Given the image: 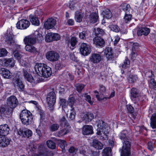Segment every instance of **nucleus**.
<instances>
[{
    "instance_id": "1",
    "label": "nucleus",
    "mask_w": 156,
    "mask_h": 156,
    "mask_svg": "<svg viewBox=\"0 0 156 156\" xmlns=\"http://www.w3.org/2000/svg\"><path fill=\"white\" fill-rule=\"evenodd\" d=\"M119 138L124 141L123 146L121 149H120L121 156H130V143L128 140V132L126 130H124L121 131L119 135Z\"/></svg>"
},
{
    "instance_id": "2",
    "label": "nucleus",
    "mask_w": 156,
    "mask_h": 156,
    "mask_svg": "<svg viewBox=\"0 0 156 156\" xmlns=\"http://www.w3.org/2000/svg\"><path fill=\"white\" fill-rule=\"evenodd\" d=\"M13 51V54H14V57L19 62L20 65L24 66V68H23V75L24 77L27 79V80L30 82H32L33 81L32 76L29 74L28 72L30 70V64L27 63L26 59L24 60L23 56L18 52H16L14 51Z\"/></svg>"
},
{
    "instance_id": "3",
    "label": "nucleus",
    "mask_w": 156,
    "mask_h": 156,
    "mask_svg": "<svg viewBox=\"0 0 156 156\" xmlns=\"http://www.w3.org/2000/svg\"><path fill=\"white\" fill-rule=\"evenodd\" d=\"M34 69L37 73L36 77L37 78L39 77V76L45 78H48L52 73L51 68L44 64H36L34 66Z\"/></svg>"
},
{
    "instance_id": "4",
    "label": "nucleus",
    "mask_w": 156,
    "mask_h": 156,
    "mask_svg": "<svg viewBox=\"0 0 156 156\" xmlns=\"http://www.w3.org/2000/svg\"><path fill=\"white\" fill-rule=\"evenodd\" d=\"M39 31V30H37L33 34L26 37L23 39L25 44H34L36 42H41L43 40V37Z\"/></svg>"
},
{
    "instance_id": "5",
    "label": "nucleus",
    "mask_w": 156,
    "mask_h": 156,
    "mask_svg": "<svg viewBox=\"0 0 156 156\" xmlns=\"http://www.w3.org/2000/svg\"><path fill=\"white\" fill-rule=\"evenodd\" d=\"M97 134L101 136L102 137L101 138H107L108 134L110 131L109 126L107 124L102 121H99L98 124H97Z\"/></svg>"
},
{
    "instance_id": "6",
    "label": "nucleus",
    "mask_w": 156,
    "mask_h": 156,
    "mask_svg": "<svg viewBox=\"0 0 156 156\" xmlns=\"http://www.w3.org/2000/svg\"><path fill=\"white\" fill-rule=\"evenodd\" d=\"M20 118L24 124L29 125L31 122L33 117L32 113L26 109L23 110L20 114Z\"/></svg>"
},
{
    "instance_id": "7",
    "label": "nucleus",
    "mask_w": 156,
    "mask_h": 156,
    "mask_svg": "<svg viewBox=\"0 0 156 156\" xmlns=\"http://www.w3.org/2000/svg\"><path fill=\"white\" fill-rule=\"evenodd\" d=\"M56 101V96L55 92L53 91L50 92L48 94L46 101L48 107L51 108L55 105Z\"/></svg>"
},
{
    "instance_id": "8",
    "label": "nucleus",
    "mask_w": 156,
    "mask_h": 156,
    "mask_svg": "<svg viewBox=\"0 0 156 156\" xmlns=\"http://www.w3.org/2000/svg\"><path fill=\"white\" fill-rule=\"evenodd\" d=\"M81 54L84 56H87L90 54L91 51L90 46L86 43H82L80 48Z\"/></svg>"
},
{
    "instance_id": "9",
    "label": "nucleus",
    "mask_w": 156,
    "mask_h": 156,
    "mask_svg": "<svg viewBox=\"0 0 156 156\" xmlns=\"http://www.w3.org/2000/svg\"><path fill=\"white\" fill-rule=\"evenodd\" d=\"M60 38V36L58 34L49 32L46 35L45 40L47 42H50L54 41L59 40Z\"/></svg>"
},
{
    "instance_id": "10",
    "label": "nucleus",
    "mask_w": 156,
    "mask_h": 156,
    "mask_svg": "<svg viewBox=\"0 0 156 156\" xmlns=\"http://www.w3.org/2000/svg\"><path fill=\"white\" fill-rule=\"evenodd\" d=\"M46 58L51 62H55L57 61L59 57V54L55 51H48L45 54Z\"/></svg>"
},
{
    "instance_id": "11",
    "label": "nucleus",
    "mask_w": 156,
    "mask_h": 156,
    "mask_svg": "<svg viewBox=\"0 0 156 156\" xmlns=\"http://www.w3.org/2000/svg\"><path fill=\"white\" fill-rule=\"evenodd\" d=\"M30 25V22L26 19H22L18 22L16 24L17 29L20 30L27 29Z\"/></svg>"
},
{
    "instance_id": "12",
    "label": "nucleus",
    "mask_w": 156,
    "mask_h": 156,
    "mask_svg": "<svg viewBox=\"0 0 156 156\" xmlns=\"http://www.w3.org/2000/svg\"><path fill=\"white\" fill-rule=\"evenodd\" d=\"M10 28L7 29V33L5 36V40L6 42L10 45H12L14 43V40L13 38V35L11 31Z\"/></svg>"
},
{
    "instance_id": "13",
    "label": "nucleus",
    "mask_w": 156,
    "mask_h": 156,
    "mask_svg": "<svg viewBox=\"0 0 156 156\" xmlns=\"http://www.w3.org/2000/svg\"><path fill=\"white\" fill-rule=\"evenodd\" d=\"M18 101L16 97L14 96H12L8 98L7 100L8 105L12 108H15L18 104Z\"/></svg>"
},
{
    "instance_id": "14",
    "label": "nucleus",
    "mask_w": 156,
    "mask_h": 156,
    "mask_svg": "<svg viewBox=\"0 0 156 156\" xmlns=\"http://www.w3.org/2000/svg\"><path fill=\"white\" fill-rule=\"evenodd\" d=\"M100 53H94L92 54L89 58L90 61L93 63H98L101 60L102 56Z\"/></svg>"
},
{
    "instance_id": "15",
    "label": "nucleus",
    "mask_w": 156,
    "mask_h": 156,
    "mask_svg": "<svg viewBox=\"0 0 156 156\" xmlns=\"http://www.w3.org/2000/svg\"><path fill=\"white\" fill-rule=\"evenodd\" d=\"M56 23V20L52 18H48L44 23V26L47 29H49L54 27Z\"/></svg>"
},
{
    "instance_id": "16",
    "label": "nucleus",
    "mask_w": 156,
    "mask_h": 156,
    "mask_svg": "<svg viewBox=\"0 0 156 156\" xmlns=\"http://www.w3.org/2000/svg\"><path fill=\"white\" fill-rule=\"evenodd\" d=\"M99 92L100 94H96V97L98 101H101L104 100L105 98L104 94L105 93L106 88L105 87L101 84L99 85Z\"/></svg>"
},
{
    "instance_id": "17",
    "label": "nucleus",
    "mask_w": 156,
    "mask_h": 156,
    "mask_svg": "<svg viewBox=\"0 0 156 156\" xmlns=\"http://www.w3.org/2000/svg\"><path fill=\"white\" fill-rule=\"evenodd\" d=\"M131 99L132 101H137L140 100V96L138 90L135 88H133L131 90Z\"/></svg>"
},
{
    "instance_id": "18",
    "label": "nucleus",
    "mask_w": 156,
    "mask_h": 156,
    "mask_svg": "<svg viewBox=\"0 0 156 156\" xmlns=\"http://www.w3.org/2000/svg\"><path fill=\"white\" fill-rule=\"evenodd\" d=\"M93 132V127L91 126L85 125L82 128V133L84 135L91 134Z\"/></svg>"
},
{
    "instance_id": "19",
    "label": "nucleus",
    "mask_w": 156,
    "mask_h": 156,
    "mask_svg": "<svg viewBox=\"0 0 156 156\" xmlns=\"http://www.w3.org/2000/svg\"><path fill=\"white\" fill-rule=\"evenodd\" d=\"M11 140L4 136H0V146L4 147L8 146Z\"/></svg>"
},
{
    "instance_id": "20",
    "label": "nucleus",
    "mask_w": 156,
    "mask_h": 156,
    "mask_svg": "<svg viewBox=\"0 0 156 156\" xmlns=\"http://www.w3.org/2000/svg\"><path fill=\"white\" fill-rule=\"evenodd\" d=\"M10 130L8 125L6 124L0 126V136L8 135Z\"/></svg>"
},
{
    "instance_id": "21",
    "label": "nucleus",
    "mask_w": 156,
    "mask_h": 156,
    "mask_svg": "<svg viewBox=\"0 0 156 156\" xmlns=\"http://www.w3.org/2000/svg\"><path fill=\"white\" fill-rule=\"evenodd\" d=\"M66 40V43L70 48L71 46L73 47H74L78 42L76 37H72L71 39H70L69 37H67Z\"/></svg>"
},
{
    "instance_id": "22",
    "label": "nucleus",
    "mask_w": 156,
    "mask_h": 156,
    "mask_svg": "<svg viewBox=\"0 0 156 156\" xmlns=\"http://www.w3.org/2000/svg\"><path fill=\"white\" fill-rule=\"evenodd\" d=\"M150 29L147 27H143L139 29L137 31V34L138 36H141L142 35L147 36L150 33Z\"/></svg>"
},
{
    "instance_id": "23",
    "label": "nucleus",
    "mask_w": 156,
    "mask_h": 156,
    "mask_svg": "<svg viewBox=\"0 0 156 156\" xmlns=\"http://www.w3.org/2000/svg\"><path fill=\"white\" fill-rule=\"evenodd\" d=\"M2 62L4 66L9 67H12L15 64L14 60L12 58L4 59Z\"/></svg>"
},
{
    "instance_id": "24",
    "label": "nucleus",
    "mask_w": 156,
    "mask_h": 156,
    "mask_svg": "<svg viewBox=\"0 0 156 156\" xmlns=\"http://www.w3.org/2000/svg\"><path fill=\"white\" fill-rule=\"evenodd\" d=\"M0 73L4 78L10 79L12 76V73L7 69L2 68L0 70Z\"/></svg>"
},
{
    "instance_id": "25",
    "label": "nucleus",
    "mask_w": 156,
    "mask_h": 156,
    "mask_svg": "<svg viewBox=\"0 0 156 156\" xmlns=\"http://www.w3.org/2000/svg\"><path fill=\"white\" fill-rule=\"evenodd\" d=\"M91 145L92 147L97 150H101L103 148V144L97 140L94 139Z\"/></svg>"
},
{
    "instance_id": "26",
    "label": "nucleus",
    "mask_w": 156,
    "mask_h": 156,
    "mask_svg": "<svg viewBox=\"0 0 156 156\" xmlns=\"http://www.w3.org/2000/svg\"><path fill=\"white\" fill-rule=\"evenodd\" d=\"M104 55L108 60L111 59L113 57V52L112 49L109 47H107L104 50Z\"/></svg>"
},
{
    "instance_id": "27",
    "label": "nucleus",
    "mask_w": 156,
    "mask_h": 156,
    "mask_svg": "<svg viewBox=\"0 0 156 156\" xmlns=\"http://www.w3.org/2000/svg\"><path fill=\"white\" fill-rule=\"evenodd\" d=\"M15 86L20 91L24 90L25 85L19 79H16L15 83Z\"/></svg>"
},
{
    "instance_id": "28",
    "label": "nucleus",
    "mask_w": 156,
    "mask_h": 156,
    "mask_svg": "<svg viewBox=\"0 0 156 156\" xmlns=\"http://www.w3.org/2000/svg\"><path fill=\"white\" fill-rule=\"evenodd\" d=\"M10 110V108L8 105H1L0 106V114H7Z\"/></svg>"
},
{
    "instance_id": "29",
    "label": "nucleus",
    "mask_w": 156,
    "mask_h": 156,
    "mask_svg": "<svg viewBox=\"0 0 156 156\" xmlns=\"http://www.w3.org/2000/svg\"><path fill=\"white\" fill-rule=\"evenodd\" d=\"M94 118L93 114L90 112H87L83 115V117H81L82 119L86 122L91 121Z\"/></svg>"
},
{
    "instance_id": "30",
    "label": "nucleus",
    "mask_w": 156,
    "mask_h": 156,
    "mask_svg": "<svg viewBox=\"0 0 156 156\" xmlns=\"http://www.w3.org/2000/svg\"><path fill=\"white\" fill-rule=\"evenodd\" d=\"M93 41L96 45L100 46H104L105 44L104 40L100 37H95L93 39Z\"/></svg>"
},
{
    "instance_id": "31",
    "label": "nucleus",
    "mask_w": 156,
    "mask_h": 156,
    "mask_svg": "<svg viewBox=\"0 0 156 156\" xmlns=\"http://www.w3.org/2000/svg\"><path fill=\"white\" fill-rule=\"evenodd\" d=\"M37 16L35 15L31 14L30 15L29 18L30 21L32 24L36 26H38L40 24V22L38 17Z\"/></svg>"
},
{
    "instance_id": "32",
    "label": "nucleus",
    "mask_w": 156,
    "mask_h": 156,
    "mask_svg": "<svg viewBox=\"0 0 156 156\" xmlns=\"http://www.w3.org/2000/svg\"><path fill=\"white\" fill-rule=\"evenodd\" d=\"M150 126L153 129H156V113H153L150 119Z\"/></svg>"
},
{
    "instance_id": "33",
    "label": "nucleus",
    "mask_w": 156,
    "mask_h": 156,
    "mask_svg": "<svg viewBox=\"0 0 156 156\" xmlns=\"http://www.w3.org/2000/svg\"><path fill=\"white\" fill-rule=\"evenodd\" d=\"M120 7L125 13H129V11L132 10L130 5L128 4L123 3L120 5Z\"/></svg>"
},
{
    "instance_id": "34",
    "label": "nucleus",
    "mask_w": 156,
    "mask_h": 156,
    "mask_svg": "<svg viewBox=\"0 0 156 156\" xmlns=\"http://www.w3.org/2000/svg\"><path fill=\"white\" fill-rule=\"evenodd\" d=\"M25 44V48L26 51L33 53L37 52L36 49L33 45L28 44Z\"/></svg>"
},
{
    "instance_id": "35",
    "label": "nucleus",
    "mask_w": 156,
    "mask_h": 156,
    "mask_svg": "<svg viewBox=\"0 0 156 156\" xmlns=\"http://www.w3.org/2000/svg\"><path fill=\"white\" fill-rule=\"evenodd\" d=\"M98 16L96 13L92 12L90 16V20L92 23L96 22L98 20Z\"/></svg>"
},
{
    "instance_id": "36",
    "label": "nucleus",
    "mask_w": 156,
    "mask_h": 156,
    "mask_svg": "<svg viewBox=\"0 0 156 156\" xmlns=\"http://www.w3.org/2000/svg\"><path fill=\"white\" fill-rule=\"evenodd\" d=\"M102 13L104 17L107 19H110L112 16L111 12L108 9H105L102 11Z\"/></svg>"
},
{
    "instance_id": "37",
    "label": "nucleus",
    "mask_w": 156,
    "mask_h": 156,
    "mask_svg": "<svg viewBox=\"0 0 156 156\" xmlns=\"http://www.w3.org/2000/svg\"><path fill=\"white\" fill-rule=\"evenodd\" d=\"M75 18L77 22H80L82 21L83 18L82 12L78 11H76L75 13Z\"/></svg>"
},
{
    "instance_id": "38",
    "label": "nucleus",
    "mask_w": 156,
    "mask_h": 156,
    "mask_svg": "<svg viewBox=\"0 0 156 156\" xmlns=\"http://www.w3.org/2000/svg\"><path fill=\"white\" fill-rule=\"evenodd\" d=\"M111 149L110 147H106L103 149L102 153V156H112Z\"/></svg>"
},
{
    "instance_id": "39",
    "label": "nucleus",
    "mask_w": 156,
    "mask_h": 156,
    "mask_svg": "<svg viewBox=\"0 0 156 156\" xmlns=\"http://www.w3.org/2000/svg\"><path fill=\"white\" fill-rule=\"evenodd\" d=\"M130 61L128 58L126 57L125 60L124 61L123 64H122L119 66L121 69H123L129 67L130 65Z\"/></svg>"
},
{
    "instance_id": "40",
    "label": "nucleus",
    "mask_w": 156,
    "mask_h": 156,
    "mask_svg": "<svg viewBox=\"0 0 156 156\" xmlns=\"http://www.w3.org/2000/svg\"><path fill=\"white\" fill-rule=\"evenodd\" d=\"M27 148V150L31 152H34L37 149L36 145L33 142H31L28 144Z\"/></svg>"
},
{
    "instance_id": "41",
    "label": "nucleus",
    "mask_w": 156,
    "mask_h": 156,
    "mask_svg": "<svg viewBox=\"0 0 156 156\" xmlns=\"http://www.w3.org/2000/svg\"><path fill=\"white\" fill-rule=\"evenodd\" d=\"M75 102V100L74 98L71 96H70L68 100V104L71 108V109H74L73 106Z\"/></svg>"
},
{
    "instance_id": "42",
    "label": "nucleus",
    "mask_w": 156,
    "mask_h": 156,
    "mask_svg": "<svg viewBox=\"0 0 156 156\" xmlns=\"http://www.w3.org/2000/svg\"><path fill=\"white\" fill-rule=\"evenodd\" d=\"M48 147L51 149H55L56 147L55 143L51 140H48L46 142Z\"/></svg>"
},
{
    "instance_id": "43",
    "label": "nucleus",
    "mask_w": 156,
    "mask_h": 156,
    "mask_svg": "<svg viewBox=\"0 0 156 156\" xmlns=\"http://www.w3.org/2000/svg\"><path fill=\"white\" fill-rule=\"evenodd\" d=\"M59 104L62 108H66L67 106V103L66 100L64 98H60Z\"/></svg>"
},
{
    "instance_id": "44",
    "label": "nucleus",
    "mask_w": 156,
    "mask_h": 156,
    "mask_svg": "<svg viewBox=\"0 0 156 156\" xmlns=\"http://www.w3.org/2000/svg\"><path fill=\"white\" fill-rule=\"evenodd\" d=\"M138 78L135 75H130L128 78L129 83H132L136 82Z\"/></svg>"
},
{
    "instance_id": "45",
    "label": "nucleus",
    "mask_w": 156,
    "mask_h": 156,
    "mask_svg": "<svg viewBox=\"0 0 156 156\" xmlns=\"http://www.w3.org/2000/svg\"><path fill=\"white\" fill-rule=\"evenodd\" d=\"M58 143V146L62 148V151H65V146L66 145V141L64 140H59Z\"/></svg>"
},
{
    "instance_id": "46",
    "label": "nucleus",
    "mask_w": 156,
    "mask_h": 156,
    "mask_svg": "<svg viewBox=\"0 0 156 156\" xmlns=\"http://www.w3.org/2000/svg\"><path fill=\"white\" fill-rule=\"evenodd\" d=\"M69 132V130L68 129H64L60 130L58 133V136L59 137L62 136L66 134Z\"/></svg>"
},
{
    "instance_id": "47",
    "label": "nucleus",
    "mask_w": 156,
    "mask_h": 156,
    "mask_svg": "<svg viewBox=\"0 0 156 156\" xmlns=\"http://www.w3.org/2000/svg\"><path fill=\"white\" fill-rule=\"evenodd\" d=\"M24 134L23 136L24 137H26L27 138L31 136L32 134V131L29 129H27L23 132Z\"/></svg>"
},
{
    "instance_id": "48",
    "label": "nucleus",
    "mask_w": 156,
    "mask_h": 156,
    "mask_svg": "<svg viewBox=\"0 0 156 156\" xmlns=\"http://www.w3.org/2000/svg\"><path fill=\"white\" fill-rule=\"evenodd\" d=\"M129 43L132 45V51H137L139 48V44L137 43H133L132 42H129Z\"/></svg>"
},
{
    "instance_id": "49",
    "label": "nucleus",
    "mask_w": 156,
    "mask_h": 156,
    "mask_svg": "<svg viewBox=\"0 0 156 156\" xmlns=\"http://www.w3.org/2000/svg\"><path fill=\"white\" fill-rule=\"evenodd\" d=\"M129 13H125V15L124 17V21L126 23H127L131 20L132 16Z\"/></svg>"
},
{
    "instance_id": "50",
    "label": "nucleus",
    "mask_w": 156,
    "mask_h": 156,
    "mask_svg": "<svg viewBox=\"0 0 156 156\" xmlns=\"http://www.w3.org/2000/svg\"><path fill=\"white\" fill-rule=\"evenodd\" d=\"M87 31H83L82 32L79 33V37L82 39H85L87 37Z\"/></svg>"
},
{
    "instance_id": "51",
    "label": "nucleus",
    "mask_w": 156,
    "mask_h": 156,
    "mask_svg": "<svg viewBox=\"0 0 156 156\" xmlns=\"http://www.w3.org/2000/svg\"><path fill=\"white\" fill-rule=\"evenodd\" d=\"M76 87L77 91L78 92H80L85 87V85L82 84H76L75 85Z\"/></svg>"
},
{
    "instance_id": "52",
    "label": "nucleus",
    "mask_w": 156,
    "mask_h": 156,
    "mask_svg": "<svg viewBox=\"0 0 156 156\" xmlns=\"http://www.w3.org/2000/svg\"><path fill=\"white\" fill-rule=\"evenodd\" d=\"M111 30L116 32H118L120 30L119 27L116 25H110Z\"/></svg>"
},
{
    "instance_id": "53",
    "label": "nucleus",
    "mask_w": 156,
    "mask_h": 156,
    "mask_svg": "<svg viewBox=\"0 0 156 156\" xmlns=\"http://www.w3.org/2000/svg\"><path fill=\"white\" fill-rule=\"evenodd\" d=\"M59 127V125L58 124H51L50 127V129L51 131H55L57 130Z\"/></svg>"
},
{
    "instance_id": "54",
    "label": "nucleus",
    "mask_w": 156,
    "mask_h": 156,
    "mask_svg": "<svg viewBox=\"0 0 156 156\" xmlns=\"http://www.w3.org/2000/svg\"><path fill=\"white\" fill-rule=\"evenodd\" d=\"M6 50L4 48H0V57L6 56L8 54Z\"/></svg>"
},
{
    "instance_id": "55",
    "label": "nucleus",
    "mask_w": 156,
    "mask_h": 156,
    "mask_svg": "<svg viewBox=\"0 0 156 156\" xmlns=\"http://www.w3.org/2000/svg\"><path fill=\"white\" fill-rule=\"evenodd\" d=\"M84 97L85 98L86 100L87 101L90 105H93V102L91 101V98L90 95L87 94H85L84 95Z\"/></svg>"
},
{
    "instance_id": "56",
    "label": "nucleus",
    "mask_w": 156,
    "mask_h": 156,
    "mask_svg": "<svg viewBox=\"0 0 156 156\" xmlns=\"http://www.w3.org/2000/svg\"><path fill=\"white\" fill-rule=\"evenodd\" d=\"M49 152L46 150H43L42 152L41 153L39 154H36L34 156H49Z\"/></svg>"
},
{
    "instance_id": "57",
    "label": "nucleus",
    "mask_w": 156,
    "mask_h": 156,
    "mask_svg": "<svg viewBox=\"0 0 156 156\" xmlns=\"http://www.w3.org/2000/svg\"><path fill=\"white\" fill-rule=\"evenodd\" d=\"M43 12L41 10L36 11L35 12V15L38 18H40L43 14Z\"/></svg>"
},
{
    "instance_id": "58",
    "label": "nucleus",
    "mask_w": 156,
    "mask_h": 156,
    "mask_svg": "<svg viewBox=\"0 0 156 156\" xmlns=\"http://www.w3.org/2000/svg\"><path fill=\"white\" fill-rule=\"evenodd\" d=\"M96 33L98 35H103L105 34V32L103 29L99 28H97V30L96 31Z\"/></svg>"
},
{
    "instance_id": "59",
    "label": "nucleus",
    "mask_w": 156,
    "mask_h": 156,
    "mask_svg": "<svg viewBox=\"0 0 156 156\" xmlns=\"http://www.w3.org/2000/svg\"><path fill=\"white\" fill-rule=\"evenodd\" d=\"M70 113L69 116V118L71 120L75 118V113L74 111V109L70 110Z\"/></svg>"
},
{
    "instance_id": "60",
    "label": "nucleus",
    "mask_w": 156,
    "mask_h": 156,
    "mask_svg": "<svg viewBox=\"0 0 156 156\" xmlns=\"http://www.w3.org/2000/svg\"><path fill=\"white\" fill-rule=\"evenodd\" d=\"M126 107L127 110L129 112L132 113L134 112V109L130 105H127Z\"/></svg>"
},
{
    "instance_id": "61",
    "label": "nucleus",
    "mask_w": 156,
    "mask_h": 156,
    "mask_svg": "<svg viewBox=\"0 0 156 156\" xmlns=\"http://www.w3.org/2000/svg\"><path fill=\"white\" fill-rule=\"evenodd\" d=\"M137 51H132V53L130 55L131 58L133 60L135 59L136 56H137Z\"/></svg>"
},
{
    "instance_id": "62",
    "label": "nucleus",
    "mask_w": 156,
    "mask_h": 156,
    "mask_svg": "<svg viewBox=\"0 0 156 156\" xmlns=\"http://www.w3.org/2000/svg\"><path fill=\"white\" fill-rule=\"evenodd\" d=\"M67 24L69 26H73L74 24V21L73 19H68L67 20Z\"/></svg>"
},
{
    "instance_id": "63",
    "label": "nucleus",
    "mask_w": 156,
    "mask_h": 156,
    "mask_svg": "<svg viewBox=\"0 0 156 156\" xmlns=\"http://www.w3.org/2000/svg\"><path fill=\"white\" fill-rule=\"evenodd\" d=\"M154 144L152 142H150L148 143L147 144L148 148L151 151L154 150Z\"/></svg>"
},
{
    "instance_id": "64",
    "label": "nucleus",
    "mask_w": 156,
    "mask_h": 156,
    "mask_svg": "<svg viewBox=\"0 0 156 156\" xmlns=\"http://www.w3.org/2000/svg\"><path fill=\"white\" fill-rule=\"evenodd\" d=\"M60 122L61 123V125L62 126H66L67 123V121L64 117H63L62 119H61Z\"/></svg>"
}]
</instances>
